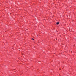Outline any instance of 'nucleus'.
Returning a JSON list of instances; mask_svg holds the SVG:
<instances>
[{
    "label": "nucleus",
    "instance_id": "f257e3e1",
    "mask_svg": "<svg viewBox=\"0 0 76 76\" xmlns=\"http://www.w3.org/2000/svg\"><path fill=\"white\" fill-rule=\"evenodd\" d=\"M60 23L59 22H58L56 23L57 25H58Z\"/></svg>",
    "mask_w": 76,
    "mask_h": 76
},
{
    "label": "nucleus",
    "instance_id": "f03ea898",
    "mask_svg": "<svg viewBox=\"0 0 76 76\" xmlns=\"http://www.w3.org/2000/svg\"><path fill=\"white\" fill-rule=\"evenodd\" d=\"M32 39V40H33V41L34 40V39H33V38Z\"/></svg>",
    "mask_w": 76,
    "mask_h": 76
}]
</instances>
